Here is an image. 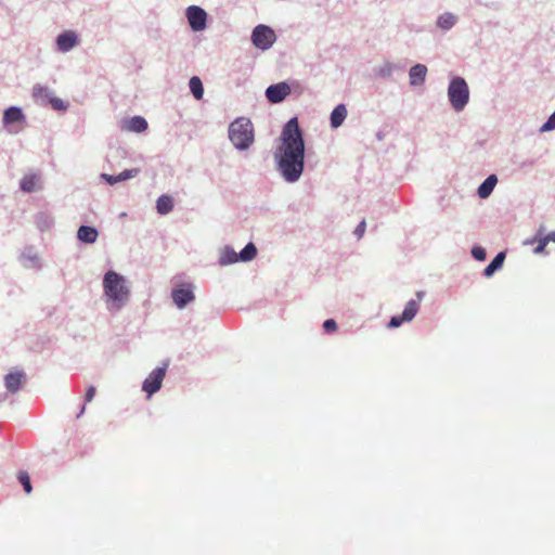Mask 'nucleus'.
Here are the masks:
<instances>
[{"label": "nucleus", "mask_w": 555, "mask_h": 555, "mask_svg": "<svg viewBox=\"0 0 555 555\" xmlns=\"http://www.w3.org/2000/svg\"><path fill=\"white\" fill-rule=\"evenodd\" d=\"M8 396L5 393H0V404L7 400Z\"/></svg>", "instance_id": "obj_42"}, {"label": "nucleus", "mask_w": 555, "mask_h": 555, "mask_svg": "<svg viewBox=\"0 0 555 555\" xmlns=\"http://www.w3.org/2000/svg\"><path fill=\"white\" fill-rule=\"evenodd\" d=\"M98 236V230L91 225H80L77 231V238L86 244H93L96 242Z\"/></svg>", "instance_id": "obj_21"}, {"label": "nucleus", "mask_w": 555, "mask_h": 555, "mask_svg": "<svg viewBox=\"0 0 555 555\" xmlns=\"http://www.w3.org/2000/svg\"><path fill=\"white\" fill-rule=\"evenodd\" d=\"M365 229H366L365 220L360 221L353 231V234L357 236L358 240H360L363 236Z\"/></svg>", "instance_id": "obj_35"}, {"label": "nucleus", "mask_w": 555, "mask_h": 555, "mask_svg": "<svg viewBox=\"0 0 555 555\" xmlns=\"http://www.w3.org/2000/svg\"><path fill=\"white\" fill-rule=\"evenodd\" d=\"M79 44V35L72 29L61 31L55 38V50L63 54L70 52Z\"/></svg>", "instance_id": "obj_9"}, {"label": "nucleus", "mask_w": 555, "mask_h": 555, "mask_svg": "<svg viewBox=\"0 0 555 555\" xmlns=\"http://www.w3.org/2000/svg\"><path fill=\"white\" fill-rule=\"evenodd\" d=\"M447 94L451 107L460 113L464 111L469 102L468 83L463 77L454 76L449 82Z\"/></svg>", "instance_id": "obj_4"}, {"label": "nucleus", "mask_w": 555, "mask_h": 555, "mask_svg": "<svg viewBox=\"0 0 555 555\" xmlns=\"http://www.w3.org/2000/svg\"><path fill=\"white\" fill-rule=\"evenodd\" d=\"M26 121V116L20 106L12 105L4 109L2 116L3 126H11L14 124H23Z\"/></svg>", "instance_id": "obj_15"}, {"label": "nucleus", "mask_w": 555, "mask_h": 555, "mask_svg": "<svg viewBox=\"0 0 555 555\" xmlns=\"http://www.w3.org/2000/svg\"><path fill=\"white\" fill-rule=\"evenodd\" d=\"M171 298L178 309H184L195 300L194 285L182 283L171 289Z\"/></svg>", "instance_id": "obj_8"}, {"label": "nucleus", "mask_w": 555, "mask_h": 555, "mask_svg": "<svg viewBox=\"0 0 555 555\" xmlns=\"http://www.w3.org/2000/svg\"><path fill=\"white\" fill-rule=\"evenodd\" d=\"M544 237H545V240L547 241V243H548V242H551V241H552V242H555V231L550 232V233H548L547 235H545Z\"/></svg>", "instance_id": "obj_40"}, {"label": "nucleus", "mask_w": 555, "mask_h": 555, "mask_svg": "<svg viewBox=\"0 0 555 555\" xmlns=\"http://www.w3.org/2000/svg\"><path fill=\"white\" fill-rule=\"evenodd\" d=\"M228 138L237 151H247L255 142V130L247 117L235 118L228 128Z\"/></svg>", "instance_id": "obj_3"}, {"label": "nucleus", "mask_w": 555, "mask_h": 555, "mask_svg": "<svg viewBox=\"0 0 555 555\" xmlns=\"http://www.w3.org/2000/svg\"><path fill=\"white\" fill-rule=\"evenodd\" d=\"M470 253L474 259L478 261L486 260L487 251L483 247L476 245L472 248Z\"/></svg>", "instance_id": "obj_31"}, {"label": "nucleus", "mask_w": 555, "mask_h": 555, "mask_svg": "<svg viewBox=\"0 0 555 555\" xmlns=\"http://www.w3.org/2000/svg\"><path fill=\"white\" fill-rule=\"evenodd\" d=\"M347 117V107L345 104H338L330 115V124L334 129L339 128Z\"/></svg>", "instance_id": "obj_23"}, {"label": "nucleus", "mask_w": 555, "mask_h": 555, "mask_svg": "<svg viewBox=\"0 0 555 555\" xmlns=\"http://www.w3.org/2000/svg\"><path fill=\"white\" fill-rule=\"evenodd\" d=\"M459 22V16L451 12H444L437 17L436 25L443 31H449Z\"/></svg>", "instance_id": "obj_22"}, {"label": "nucleus", "mask_w": 555, "mask_h": 555, "mask_svg": "<svg viewBox=\"0 0 555 555\" xmlns=\"http://www.w3.org/2000/svg\"><path fill=\"white\" fill-rule=\"evenodd\" d=\"M53 92L48 87H43L41 85H35L33 88V99L34 101L41 105H48L53 96Z\"/></svg>", "instance_id": "obj_19"}, {"label": "nucleus", "mask_w": 555, "mask_h": 555, "mask_svg": "<svg viewBox=\"0 0 555 555\" xmlns=\"http://www.w3.org/2000/svg\"><path fill=\"white\" fill-rule=\"evenodd\" d=\"M26 382V374L23 371L10 372L4 376V386L11 393H16Z\"/></svg>", "instance_id": "obj_14"}, {"label": "nucleus", "mask_w": 555, "mask_h": 555, "mask_svg": "<svg viewBox=\"0 0 555 555\" xmlns=\"http://www.w3.org/2000/svg\"><path fill=\"white\" fill-rule=\"evenodd\" d=\"M18 480H20L21 485L23 486L24 491L26 493H30L33 490V487H31L29 475L26 472H20Z\"/></svg>", "instance_id": "obj_30"}, {"label": "nucleus", "mask_w": 555, "mask_h": 555, "mask_svg": "<svg viewBox=\"0 0 555 555\" xmlns=\"http://www.w3.org/2000/svg\"><path fill=\"white\" fill-rule=\"evenodd\" d=\"M420 310V304L415 299H411L406 302L403 312L401 314V319L405 320V322L412 321Z\"/></svg>", "instance_id": "obj_28"}, {"label": "nucleus", "mask_w": 555, "mask_h": 555, "mask_svg": "<svg viewBox=\"0 0 555 555\" xmlns=\"http://www.w3.org/2000/svg\"><path fill=\"white\" fill-rule=\"evenodd\" d=\"M337 328V323L334 319H327L323 322V330L326 333L335 332Z\"/></svg>", "instance_id": "obj_34"}, {"label": "nucleus", "mask_w": 555, "mask_h": 555, "mask_svg": "<svg viewBox=\"0 0 555 555\" xmlns=\"http://www.w3.org/2000/svg\"><path fill=\"white\" fill-rule=\"evenodd\" d=\"M139 173H140L139 168H132V169H126L116 176L108 175V173H101L100 179H102L109 185H114L118 182H122V181L135 178Z\"/></svg>", "instance_id": "obj_16"}, {"label": "nucleus", "mask_w": 555, "mask_h": 555, "mask_svg": "<svg viewBox=\"0 0 555 555\" xmlns=\"http://www.w3.org/2000/svg\"><path fill=\"white\" fill-rule=\"evenodd\" d=\"M257 256V247L254 243L249 242L245 247L237 254L234 248L227 245L219 253L218 263L221 267L230 266L241 262L251 261Z\"/></svg>", "instance_id": "obj_5"}, {"label": "nucleus", "mask_w": 555, "mask_h": 555, "mask_svg": "<svg viewBox=\"0 0 555 555\" xmlns=\"http://www.w3.org/2000/svg\"><path fill=\"white\" fill-rule=\"evenodd\" d=\"M35 223L40 231H48L54 224V217L49 211H39L35 215Z\"/></svg>", "instance_id": "obj_24"}, {"label": "nucleus", "mask_w": 555, "mask_h": 555, "mask_svg": "<svg viewBox=\"0 0 555 555\" xmlns=\"http://www.w3.org/2000/svg\"><path fill=\"white\" fill-rule=\"evenodd\" d=\"M399 69H401L399 65L391 62H385L378 67H375L374 73L377 77L382 79H389L392 76L393 72Z\"/></svg>", "instance_id": "obj_26"}, {"label": "nucleus", "mask_w": 555, "mask_h": 555, "mask_svg": "<svg viewBox=\"0 0 555 555\" xmlns=\"http://www.w3.org/2000/svg\"><path fill=\"white\" fill-rule=\"evenodd\" d=\"M533 165H534V162L532 159H528V160H525L521 163L520 168H522V169L531 168V167H533Z\"/></svg>", "instance_id": "obj_39"}, {"label": "nucleus", "mask_w": 555, "mask_h": 555, "mask_svg": "<svg viewBox=\"0 0 555 555\" xmlns=\"http://www.w3.org/2000/svg\"><path fill=\"white\" fill-rule=\"evenodd\" d=\"M96 389L94 386L88 387L86 395H85V401L91 402L95 396Z\"/></svg>", "instance_id": "obj_37"}, {"label": "nucleus", "mask_w": 555, "mask_h": 555, "mask_svg": "<svg viewBox=\"0 0 555 555\" xmlns=\"http://www.w3.org/2000/svg\"><path fill=\"white\" fill-rule=\"evenodd\" d=\"M275 40V33L267 25H257L251 33L253 44L262 51L270 49Z\"/></svg>", "instance_id": "obj_7"}, {"label": "nucleus", "mask_w": 555, "mask_h": 555, "mask_svg": "<svg viewBox=\"0 0 555 555\" xmlns=\"http://www.w3.org/2000/svg\"><path fill=\"white\" fill-rule=\"evenodd\" d=\"M173 209V199L170 195L163 194L156 201V210L159 215H168Z\"/></svg>", "instance_id": "obj_27"}, {"label": "nucleus", "mask_w": 555, "mask_h": 555, "mask_svg": "<svg viewBox=\"0 0 555 555\" xmlns=\"http://www.w3.org/2000/svg\"><path fill=\"white\" fill-rule=\"evenodd\" d=\"M498 183V177L495 175L488 176L477 189V195L481 199L488 198Z\"/></svg>", "instance_id": "obj_20"}, {"label": "nucleus", "mask_w": 555, "mask_h": 555, "mask_svg": "<svg viewBox=\"0 0 555 555\" xmlns=\"http://www.w3.org/2000/svg\"><path fill=\"white\" fill-rule=\"evenodd\" d=\"M427 67L424 64H415L409 70V80L411 87H420L425 83L427 76Z\"/></svg>", "instance_id": "obj_17"}, {"label": "nucleus", "mask_w": 555, "mask_h": 555, "mask_svg": "<svg viewBox=\"0 0 555 555\" xmlns=\"http://www.w3.org/2000/svg\"><path fill=\"white\" fill-rule=\"evenodd\" d=\"M185 16L193 31H202L206 28L207 13L203 8L190 5L185 11Z\"/></svg>", "instance_id": "obj_10"}, {"label": "nucleus", "mask_w": 555, "mask_h": 555, "mask_svg": "<svg viewBox=\"0 0 555 555\" xmlns=\"http://www.w3.org/2000/svg\"><path fill=\"white\" fill-rule=\"evenodd\" d=\"M505 260V251H500L495 255V257L491 260V262L485 268L483 275L486 278H491L496 271H499L504 263Z\"/></svg>", "instance_id": "obj_25"}, {"label": "nucleus", "mask_w": 555, "mask_h": 555, "mask_svg": "<svg viewBox=\"0 0 555 555\" xmlns=\"http://www.w3.org/2000/svg\"><path fill=\"white\" fill-rule=\"evenodd\" d=\"M147 127V121L142 116H133L128 119H125L121 125V129L135 133H141L145 131Z\"/></svg>", "instance_id": "obj_18"}, {"label": "nucleus", "mask_w": 555, "mask_h": 555, "mask_svg": "<svg viewBox=\"0 0 555 555\" xmlns=\"http://www.w3.org/2000/svg\"><path fill=\"white\" fill-rule=\"evenodd\" d=\"M20 262L26 269H40L41 260L34 247H25L20 255Z\"/></svg>", "instance_id": "obj_13"}, {"label": "nucleus", "mask_w": 555, "mask_h": 555, "mask_svg": "<svg viewBox=\"0 0 555 555\" xmlns=\"http://www.w3.org/2000/svg\"><path fill=\"white\" fill-rule=\"evenodd\" d=\"M403 322H405V320L401 319V315H393L390 318L389 322H388V327L389 328H397L399 327Z\"/></svg>", "instance_id": "obj_36"}, {"label": "nucleus", "mask_w": 555, "mask_h": 555, "mask_svg": "<svg viewBox=\"0 0 555 555\" xmlns=\"http://www.w3.org/2000/svg\"><path fill=\"white\" fill-rule=\"evenodd\" d=\"M547 241L545 237L540 238L538 246L534 248V254H541L544 251Z\"/></svg>", "instance_id": "obj_38"}, {"label": "nucleus", "mask_w": 555, "mask_h": 555, "mask_svg": "<svg viewBox=\"0 0 555 555\" xmlns=\"http://www.w3.org/2000/svg\"><path fill=\"white\" fill-rule=\"evenodd\" d=\"M281 144L273 153L275 170L287 183L299 181L305 170V140L297 117L291 118L281 132Z\"/></svg>", "instance_id": "obj_1"}, {"label": "nucleus", "mask_w": 555, "mask_h": 555, "mask_svg": "<svg viewBox=\"0 0 555 555\" xmlns=\"http://www.w3.org/2000/svg\"><path fill=\"white\" fill-rule=\"evenodd\" d=\"M289 93L291 87L285 81L270 85L264 92L268 101L273 104L283 102Z\"/></svg>", "instance_id": "obj_12"}, {"label": "nucleus", "mask_w": 555, "mask_h": 555, "mask_svg": "<svg viewBox=\"0 0 555 555\" xmlns=\"http://www.w3.org/2000/svg\"><path fill=\"white\" fill-rule=\"evenodd\" d=\"M555 129V111L548 116L547 120L541 126L540 132H548Z\"/></svg>", "instance_id": "obj_32"}, {"label": "nucleus", "mask_w": 555, "mask_h": 555, "mask_svg": "<svg viewBox=\"0 0 555 555\" xmlns=\"http://www.w3.org/2000/svg\"><path fill=\"white\" fill-rule=\"evenodd\" d=\"M85 410H86V405L83 404L79 411V413L77 414V417H80L83 413H85Z\"/></svg>", "instance_id": "obj_43"}, {"label": "nucleus", "mask_w": 555, "mask_h": 555, "mask_svg": "<svg viewBox=\"0 0 555 555\" xmlns=\"http://www.w3.org/2000/svg\"><path fill=\"white\" fill-rule=\"evenodd\" d=\"M415 296H416V301L420 302L424 298L425 292L424 291H417L415 293Z\"/></svg>", "instance_id": "obj_41"}, {"label": "nucleus", "mask_w": 555, "mask_h": 555, "mask_svg": "<svg viewBox=\"0 0 555 555\" xmlns=\"http://www.w3.org/2000/svg\"><path fill=\"white\" fill-rule=\"evenodd\" d=\"M168 365L169 360L164 361L162 366L154 369L143 380L142 390L147 393V397L153 396L162 388Z\"/></svg>", "instance_id": "obj_6"}, {"label": "nucleus", "mask_w": 555, "mask_h": 555, "mask_svg": "<svg viewBox=\"0 0 555 555\" xmlns=\"http://www.w3.org/2000/svg\"><path fill=\"white\" fill-rule=\"evenodd\" d=\"M20 189L24 193L41 191L43 189L42 173L39 170L25 173L20 181Z\"/></svg>", "instance_id": "obj_11"}, {"label": "nucleus", "mask_w": 555, "mask_h": 555, "mask_svg": "<svg viewBox=\"0 0 555 555\" xmlns=\"http://www.w3.org/2000/svg\"><path fill=\"white\" fill-rule=\"evenodd\" d=\"M55 111H65L67 108V104L60 98L53 95L49 103Z\"/></svg>", "instance_id": "obj_33"}, {"label": "nucleus", "mask_w": 555, "mask_h": 555, "mask_svg": "<svg viewBox=\"0 0 555 555\" xmlns=\"http://www.w3.org/2000/svg\"><path fill=\"white\" fill-rule=\"evenodd\" d=\"M103 295L108 311L121 310L130 297V289L126 284L125 276L114 270H108L103 276Z\"/></svg>", "instance_id": "obj_2"}, {"label": "nucleus", "mask_w": 555, "mask_h": 555, "mask_svg": "<svg viewBox=\"0 0 555 555\" xmlns=\"http://www.w3.org/2000/svg\"><path fill=\"white\" fill-rule=\"evenodd\" d=\"M189 88L193 94V96L196 99V100H201L203 99V95H204V87H203V82L202 80L199 79V77L197 76H193L191 77V79L189 80Z\"/></svg>", "instance_id": "obj_29"}]
</instances>
